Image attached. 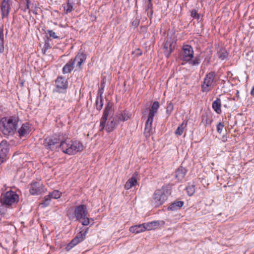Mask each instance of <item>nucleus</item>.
Returning a JSON list of instances; mask_svg holds the SVG:
<instances>
[{
    "label": "nucleus",
    "mask_w": 254,
    "mask_h": 254,
    "mask_svg": "<svg viewBox=\"0 0 254 254\" xmlns=\"http://www.w3.org/2000/svg\"><path fill=\"white\" fill-rule=\"evenodd\" d=\"M173 109H174L173 104L171 102H170L169 104H168V105L166 108V113L168 115H170L171 114V113H172V112L173 111Z\"/></svg>",
    "instance_id": "41"
},
{
    "label": "nucleus",
    "mask_w": 254,
    "mask_h": 254,
    "mask_svg": "<svg viewBox=\"0 0 254 254\" xmlns=\"http://www.w3.org/2000/svg\"><path fill=\"white\" fill-rule=\"evenodd\" d=\"M190 16L193 19L199 20L200 19V15L198 13V11L196 9H193L190 11Z\"/></svg>",
    "instance_id": "39"
},
{
    "label": "nucleus",
    "mask_w": 254,
    "mask_h": 254,
    "mask_svg": "<svg viewBox=\"0 0 254 254\" xmlns=\"http://www.w3.org/2000/svg\"><path fill=\"white\" fill-rule=\"evenodd\" d=\"M212 107L216 113L220 114L221 113V102L220 98H217L212 103Z\"/></svg>",
    "instance_id": "27"
},
{
    "label": "nucleus",
    "mask_w": 254,
    "mask_h": 254,
    "mask_svg": "<svg viewBox=\"0 0 254 254\" xmlns=\"http://www.w3.org/2000/svg\"><path fill=\"white\" fill-rule=\"evenodd\" d=\"M137 53H136V55H137L138 56H141L142 55V52L140 51V50L138 49H137Z\"/></svg>",
    "instance_id": "51"
},
{
    "label": "nucleus",
    "mask_w": 254,
    "mask_h": 254,
    "mask_svg": "<svg viewBox=\"0 0 254 254\" xmlns=\"http://www.w3.org/2000/svg\"><path fill=\"white\" fill-rule=\"evenodd\" d=\"M71 143L72 144L71 148L69 150L70 151L69 153H72V155L81 151L83 149L82 144L79 141L71 140Z\"/></svg>",
    "instance_id": "18"
},
{
    "label": "nucleus",
    "mask_w": 254,
    "mask_h": 254,
    "mask_svg": "<svg viewBox=\"0 0 254 254\" xmlns=\"http://www.w3.org/2000/svg\"><path fill=\"white\" fill-rule=\"evenodd\" d=\"M74 68V61L72 59H70L63 67V73L64 74L69 73Z\"/></svg>",
    "instance_id": "22"
},
{
    "label": "nucleus",
    "mask_w": 254,
    "mask_h": 254,
    "mask_svg": "<svg viewBox=\"0 0 254 254\" xmlns=\"http://www.w3.org/2000/svg\"><path fill=\"white\" fill-rule=\"evenodd\" d=\"M30 131V125L29 123L23 124L18 130L19 136L24 137L28 135Z\"/></svg>",
    "instance_id": "19"
},
{
    "label": "nucleus",
    "mask_w": 254,
    "mask_h": 254,
    "mask_svg": "<svg viewBox=\"0 0 254 254\" xmlns=\"http://www.w3.org/2000/svg\"><path fill=\"white\" fill-rule=\"evenodd\" d=\"M186 190L188 194L191 196L195 192V186L193 185L189 186L186 188Z\"/></svg>",
    "instance_id": "37"
},
{
    "label": "nucleus",
    "mask_w": 254,
    "mask_h": 254,
    "mask_svg": "<svg viewBox=\"0 0 254 254\" xmlns=\"http://www.w3.org/2000/svg\"><path fill=\"white\" fill-rule=\"evenodd\" d=\"M136 173H134L132 177L128 179L125 185V188L126 190H129L132 187L135 186L136 184H137V180L135 177V176H136Z\"/></svg>",
    "instance_id": "23"
},
{
    "label": "nucleus",
    "mask_w": 254,
    "mask_h": 254,
    "mask_svg": "<svg viewBox=\"0 0 254 254\" xmlns=\"http://www.w3.org/2000/svg\"><path fill=\"white\" fill-rule=\"evenodd\" d=\"M102 90H103V88H102V89H100L99 90V91H98V92H99V93H98V94H99L100 95L101 94V93H103V92L102 91Z\"/></svg>",
    "instance_id": "53"
},
{
    "label": "nucleus",
    "mask_w": 254,
    "mask_h": 254,
    "mask_svg": "<svg viewBox=\"0 0 254 254\" xmlns=\"http://www.w3.org/2000/svg\"><path fill=\"white\" fill-rule=\"evenodd\" d=\"M213 121L212 118L207 114H203L201 116V123L203 124L205 127L211 125Z\"/></svg>",
    "instance_id": "26"
},
{
    "label": "nucleus",
    "mask_w": 254,
    "mask_h": 254,
    "mask_svg": "<svg viewBox=\"0 0 254 254\" xmlns=\"http://www.w3.org/2000/svg\"><path fill=\"white\" fill-rule=\"evenodd\" d=\"M88 229L87 228L85 230H82L77 233V235L74 237L69 243H68L65 247L67 251H70L75 246L79 243L82 242L86 237Z\"/></svg>",
    "instance_id": "9"
},
{
    "label": "nucleus",
    "mask_w": 254,
    "mask_h": 254,
    "mask_svg": "<svg viewBox=\"0 0 254 254\" xmlns=\"http://www.w3.org/2000/svg\"><path fill=\"white\" fill-rule=\"evenodd\" d=\"M154 116V115L149 113L148 118L145 124L152 125Z\"/></svg>",
    "instance_id": "42"
},
{
    "label": "nucleus",
    "mask_w": 254,
    "mask_h": 254,
    "mask_svg": "<svg viewBox=\"0 0 254 254\" xmlns=\"http://www.w3.org/2000/svg\"><path fill=\"white\" fill-rule=\"evenodd\" d=\"M216 77V73L215 71H210L206 74L201 85V91L203 92H208L213 88Z\"/></svg>",
    "instance_id": "6"
},
{
    "label": "nucleus",
    "mask_w": 254,
    "mask_h": 254,
    "mask_svg": "<svg viewBox=\"0 0 254 254\" xmlns=\"http://www.w3.org/2000/svg\"><path fill=\"white\" fill-rule=\"evenodd\" d=\"M148 3H152V2H151V0H148Z\"/></svg>",
    "instance_id": "54"
},
{
    "label": "nucleus",
    "mask_w": 254,
    "mask_h": 254,
    "mask_svg": "<svg viewBox=\"0 0 254 254\" xmlns=\"http://www.w3.org/2000/svg\"><path fill=\"white\" fill-rule=\"evenodd\" d=\"M187 126V123L186 124L184 123V122H183L177 128L175 131V134L177 135H181L184 130L185 127Z\"/></svg>",
    "instance_id": "33"
},
{
    "label": "nucleus",
    "mask_w": 254,
    "mask_h": 254,
    "mask_svg": "<svg viewBox=\"0 0 254 254\" xmlns=\"http://www.w3.org/2000/svg\"><path fill=\"white\" fill-rule=\"evenodd\" d=\"M210 60L211 56L210 55H208L205 58L203 63L206 65H208L210 64Z\"/></svg>",
    "instance_id": "47"
},
{
    "label": "nucleus",
    "mask_w": 254,
    "mask_h": 254,
    "mask_svg": "<svg viewBox=\"0 0 254 254\" xmlns=\"http://www.w3.org/2000/svg\"><path fill=\"white\" fill-rule=\"evenodd\" d=\"M73 2H71L70 0H67L66 3L63 4L64 13L65 14L70 13L73 10Z\"/></svg>",
    "instance_id": "31"
},
{
    "label": "nucleus",
    "mask_w": 254,
    "mask_h": 254,
    "mask_svg": "<svg viewBox=\"0 0 254 254\" xmlns=\"http://www.w3.org/2000/svg\"><path fill=\"white\" fill-rule=\"evenodd\" d=\"M217 55L221 60H225L228 59L229 53L226 49L221 48L217 52Z\"/></svg>",
    "instance_id": "29"
},
{
    "label": "nucleus",
    "mask_w": 254,
    "mask_h": 254,
    "mask_svg": "<svg viewBox=\"0 0 254 254\" xmlns=\"http://www.w3.org/2000/svg\"><path fill=\"white\" fill-rule=\"evenodd\" d=\"M182 60L188 63L194 57V51L192 47L189 45L183 46L182 53Z\"/></svg>",
    "instance_id": "11"
},
{
    "label": "nucleus",
    "mask_w": 254,
    "mask_h": 254,
    "mask_svg": "<svg viewBox=\"0 0 254 254\" xmlns=\"http://www.w3.org/2000/svg\"><path fill=\"white\" fill-rule=\"evenodd\" d=\"M143 224L144 225V226L145 227V230L147 231L155 229L160 225V223L158 221L145 223Z\"/></svg>",
    "instance_id": "28"
},
{
    "label": "nucleus",
    "mask_w": 254,
    "mask_h": 254,
    "mask_svg": "<svg viewBox=\"0 0 254 254\" xmlns=\"http://www.w3.org/2000/svg\"><path fill=\"white\" fill-rule=\"evenodd\" d=\"M152 8H153V4H152V3H147V5L146 6L145 10L146 11H148V10L150 9L151 15H152L153 12V10H152Z\"/></svg>",
    "instance_id": "48"
},
{
    "label": "nucleus",
    "mask_w": 254,
    "mask_h": 254,
    "mask_svg": "<svg viewBox=\"0 0 254 254\" xmlns=\"http://www.w3.org/2000/svg\"><path fill=\"white\" fill-rule=\"evenodd\" d=\"M51 199V198L49 194L45 196L43 198V202L40 203V205H42L43 207H46L48 206L50 204Z\"/></svg>",
    "instance_id": "38"
},
{
    "label": "nucleus",
    "mask_w": 254,
    "mask_h": 254,
    "mask_svg": "<svg viewBox=\"0 0 254 254\" xmlns=\"http://www.w3.org/2000/svg\"><path fill=\"white\" fill-rule=\"evenodd\" d=\"M177 40L172 36H167L165 43L163 44V53L167 58H169L174 51L177 45Z\"/></svg>",
    "instance_id": "7"
},
{
    "label": "nucleus",
    "mask_w": 254,
    "mask_h": 254,
    "mask_svg": "<svg viewBox=\"0 0 254 254\" xmlns=\"http://www.w3.org/2000/svg\"><path fill=\"white\" fill-rule=\"evenodd\" d=\"M159 107V103L158 101H155L153 103L151 109L149 110V113L155 115V114L157 113L158 109Z\"/></svg>",
    "instance_id": "34"
},
{
    "label": "nucleus",
    "mask_w": 254,
    "mask_h": 254,
    "mask_svg": "<svg viewBox=\"0 0 254 254\" xmlns=\"http://www.w3.org/2000/svg\"><path fill=\"white\" fill-rule=\"evenodd\" d=\"M103 106V98L102 96V93H101L100 95L98 96L96 101V109L98 111H100Z\"/></svg>",
    "instance_id": "32"
},
{
    "label": "nucleus",
    "mask_w": 254,
    "mask_h": 254,
    "mask_svg": "<svg viewBox=\"0 0 254 254\" xmlns=\"http://www.w3.org/2000/svg\"><path fill=\"white\" fill-rule=\"evenodd\" d=\"M3 39V26L1 25L0 27V53H3L4 50Z\"/></svg>",
    "instance_id": "30"
},
{
    "label": "nucleus",
    "mask_w": 254,
    "mask_h": 254,
    "mask_svg": "<svg viewBox=\"0 0 254 254\" xmlns=\"http://www.w3.org/2000/svg\"><path fill=\"white\" fill-rule=\"evenodd\" d=\"M224 125L221 122H219L217 125V131L219 134H221L222 133V130L224 128Z\"/></svg>",
    "instance_id": "45"
},
{
    "label": "nucleus",
    "mask_w": 254,
    "mask_h": 254,
    "mask_svg": "<svg viewBox=\"0 0 254 254\" xmlns=\"http://www.w3.org/2000/svg\"><path fill=\"white\" fill-rule=\"evenodd\" d=\"M26 1V7L25 8V9L23 10L24 11H26V10H29L28 11V13H30V12H31V10L29 9V7H30V4L31 3V1L30 0H28V1Z\"/></svg>",
    "instance_id": "49"
},
{
    "label": "nucleus",
    "mask_w": 254,
    "mask_h": 254,
    "mask_svg": "<svg viewBox=\"0 0 254 254\" xmlns=\"http://www.w3.org/2000/svg\"><path fill=\"white\" fill-rule=\"evenodd\" d=\"M144 133H147L148 135H150V133L152 130V125L145 124V127L144 129Z\"/></svg>",
    "instance_id": "44"
},
{
    "label": "nucleus",
    "mask_w": 254,
    "mask_h": 254,
    "mask_svg": "<svg viewBox=\"0 0 254 254\" xmlns=\"http://www.w3.org/2000/svg\"><path fill=\"white\" fill-rule=\"evenodd\" d=\"M9 145L7 141L3 140L0 143V164L5 161L9 151Z\"/></svg>",
    "instance_id": "13"
},
{
    "label": "nucleus",
    "mask_w": 254,
    "mask_h": 254,
    "mask_svg": "<svg viewBox=\"0 0 254 254\" xmlns=\"http://www.w3.org/2000/svg\"><path fill=\"white\" fill-rule=\"evenodd\" d=\"M51 48V46L49 43V38H47L45 41V44L44 45V52H46L47 50Z\"/></svg>",
    "instance_id": "43"
},
{
    "label": "nucleus",
    "mask_w": 254,
    "mask_h": 254,
    "mask_svg": "<svg viewBox=\"0 0 254 254\" xmlns=\"http://www.w3.org/2000/svg\"><path fill=\"white\" fill-rule=\"evenodd\" d=\"M144 225V224H142L131 226L129 228V231L132 233L135 234L143 232L145 231V227Z\"/></svg>",
    "instance_id": "25"
},
{
    "label": "nucleus",
    "mask_w": 254,
    "mask_h": 254,
    "mask_svg": "<svg viewBox=\"0 0 254 254\" xmlns=\"http://www.w3.org/2000/svg\"><path fill=\"white\" fill-rule=\"evenodd\" d=\"M19 118L17 116L4 117L0 120V128L5 136L13 135L17 129Z\"/></svg>",
    "instance_id": "1"
},
{
    "label": "nucleus",
    "mask_w": 254,
    "mask_h": 254,
    "mask_svg": "<svg viewBox=\"0 0 254 254\" xmlns=\"http://www.w3.org/2000/svg\"><path fill=\"white\" fill-rule=\"evenodd\" d=\"M114 109L113 105L111 102H108L106 105L105 108L104 110L103 116L100 120V131H103L106 126V122H107L109 116L113 114Z\"/></svg>",
    "instance_id": "8"
},
{
    "label": "nucleus",
    "mask_w": 254,
    "mask_h": 254,
    "mask_svg": "<svg viewBox=\"0 0 254 254\" xmlns=\"http://www.w3.org/2000/svg\"><path fill=\"white\" fill-rule=\"evenodd\" d=\"M33 12L34 13H35V14H37V12L36 11V10H34V11H33Z\"/></svg>",
    "instance_id": "55"
},
{
    "label": "nucleus",
    "mask_w": 254,
    "mask_h": 254,
    "mask_svg": "<svg viewBox=\"0 0 254 254\" xmlns=\"http://www.w3.org/2000/svg\"><path fill=\"white\" fill-rule=\"evenodd\" d=\"M12 0H3L1 2V11L2 18H7L11 8Z\"/></svg>",
    "instance_id": "14"
},
{
    "label": "nucleus",
    "mask_w": 254,
    "mask_h": 254,
    "mask_svg": "<svg viewBox=\"0 0 254 254\" xmlns=\"http://www.w3.org/2000/svg\"><path fill=\"white\" fill-rule=\"evenodd\" d=\"M118 119L119 123L128 120L131 116V114L126 110L124 111L121 114L116 115Z\"/></svg>",
    "instance_id": "24"
},
{
    "label": "nucleus",
    "mask_w": 254,
    "mask_h": 254,
    "mask_svg": "<svg viewBox=\"0 0 254 254\" xmlns=\"http://www.w3.org/2000/svg\"><path fill=\"white\" fill-rule=\"evenodd\" d=\"M88 210L85 205L80 204L74 208V215L77 221L81 222L83 226L89 224V219L87 217Z\"/></svg>",
    "instance_id": "4"
},
{
    "label": "nucleus",
    "mask_w": 254,
    "mask_h": 254,
    "mask_svg": "<svg viewBox=\"0 0 254 254\" xmlns=\"http://www.w3.org/2000/svg\"><path fill=\"white\" fill-rule=\"evenodd\" d=\"M171 193V187L170 185L163 186L154 191L151 200L152 204L156 207L162 205L167 200Z\"/></svg>",
    "instance_id": "2"
},
{
    "label": "nucleus",
    "mask_w": 254,
    "mask_h": 254,
    "mask_svg": "<svg viewBox=\"0 0 254 254\" xmlns=\"http://www.w3.org/2000/svg\"><path fill=\"white\" fill-rule=\"evenodd\" d=\"M188 171L182 166H180L175 172V178L178 182H182L185 178Z\"/></svg>",
    "instance_id": "17"
},
{
    "label": "nucleus",
    "mask_w": 254,
    "mask_h": 254,
    "mask_svg": "<svg viewBox=\"0 0 254 254\" xmlns=\"http://www.w3.org/2000/svg\"><path fill=\"white\" fill-rule=\"evenodd\" d=\"M63 138L64 139L61 140L60 148L64 153L70 155H72V153H69L70 151L69 150L71 148L72 145L71 140L68 138L67 135L64 133H63Z\"/></svg>",
    "instance_id": "12"
},
{
    "label": "nucleus",
    "mask_w": 254,
    "mask_h": 254,
    "mask_svg": "<svg viewBox=\"0 0 254 254\" xmlns=\"http://www.w3.org/2000/svg\"><path fill=\"white\" fill-rule=\"evenodd\" d=\"M119 118L114 116L113 117H111L109 121L106 122V126L104 129L108 132H110L114 130L116 127L119 124V122L118 120Z\"/></svg>",
    "instance_id": "15"
},
{
    "label": "nucleus",
    "mask_w": 254,
    "mask_h": 254,
    "mask_svg": "<svg viewBox=\"0 0 254 254\" xmlns=\"http://www.w3.org/2000/svg\"><path fill=\"white\" fill-rule=\"evenodd\" d=\"M139 23H140V19L136 17L135 18V19H134L132 22H131V25L132 26H134L135 27H136L137 26H138L139 24Z\"/></svg>",
    "instance_id": "46"
},
{
    "label": "nucleus",
    "mask_w": 254,
    "mask_h": 254,
    "mask_svg": "<svg viewBox=\"0 0 254 254\" xmlns=\"http://www.w3.org/2000/svg\"><path fill=\"white\" fill-rule=\"evenodd\" d=\"M62 193L58 190H54L49 193L51 198L58 199L61 196Z\"/></svg>",
    "instance_id": "36"
},
{
    "label": "nucleus",
    "mask_w": 254,
    "mask_h": 254,
    "mask_svg": "<svg viewBox=\"0 0 254 254\" xmlns=\"http://www.w3.org/2000/svg\"><path fill=\"white\" fill-rule=\"evenodd\" d=\"M200 56L198 55H196L193 60H191L190 61L188 62L192 65H198L200 63Z\"/></svg>",
    "instance_id": "35"
},
{
    "label": "nucleus",
    "mask_w": 254,
    "mask_h": 254,
    "mask_svg": "<svg viewBox=\"0 0 254 254\" xmlns=\"http://www.w3.org/2000/svg\"><path fill=\"white\" fill-rule=\"evenodd\" d=\"M19 195L15 191L12 190L2 193L0 197V202L1 205L6 208L16 204L19 202Z\"/></svg>",
    "instance_id": "3"
},
{
    "label": "nucleus",
    "mask_w": 254,
    "mask_h": 254,
    "mask_svg": "<svg viewBox=\"0 0 254 254\" xmlns=\"http://www.w3.org/2000/svg\"><path fill=\"white\" fill-rule=\"evenodd\" d=\"M56 89L54 92L60 93H65L68 88L67 79L62 76H59L55 80Z\"/></svg>",
    "instance_id": "10"
},
{
    "label": "nucleus",
    "mask_w": 254,
    "mask_h": 254,
    "mask_svg": "<svg viewBox=\"0 0 254 254\" xmlns=\"http://www.w3.org/2000/svg\"><path fill=\"white\" fill-rule=\"evenodd\" d=\"M184 204L183 201L176 200L171 203L167 208L169 211H176L180 209Z\"/></svg>",
    "instance_id": "20"
},
{
    "label": "nucleus",
    "mask_w": 254,
    "mask_h": 254,
    "mask_svg": "<svg viewBox=\"0 0 254 254\" xmlns=\"http://www.w3.org/2000/svg\"><path fill=\"white\" fill-rule=\"evenodd\" d=\"M251 94L252 96H254V86L253 89L251 90Z\"/></svg>",
    "instance_id": "52"
},
{
    "label": "nucleus",
    "mask_w": 254,
    "mask_h": 254,
    "mask_svg": "<svg viewBox=\"0 0 254 254\" xmlns=\"http://www.w3.org/2000/svg\"><path fill=\"white\" fill-rule=\"evenodd\" d=\"M46 32L49 34L50 37H52L53 39H57L60 38V37L57 36L56 33L53 30L48 29Z\"/></svg>",
    "instance_id": "40"
},
{
    "label": "nucleus",
    "mask_w": 254,
    "mask_h": 254,
    "mask_svg": "<svg viewBox=\"0 0 254 254\" xmlns=\"http://www.w3.org/2000/svg\"><path fill=\"white\" fill-rule=\"evenodd\" d=\"M63 139H64L63 138V133L55 134L45 138L43 144L47 149L53 150L60 147V144Z\"/></svg>",
    "instance_id": "5"
},
{
    "label": "nucleus",
    "mask_w": 254,
    "mask_h": 254,
    "mask_svg": "<svg viewBox=\"0 0 254 254\" xmlns=\"http://www.w3.org/2000/svg\"><path fill=\"white\" fill-rule=\"evenodd\" d=\"M236 97L238 99H239V98H240L239 91L238 90L236 91Z\"/></svg>",
    "instance_id": "50"
},
{
    "label": "nucleus",
    "mask_w": 254,
    "mask_h": 254,
    "mask_svg": "<svg viewBox=\"0 0 254 254\" xmlns=\"http://www.w3.org/2000/svg\"><path fill=\"white\" fill-rule=\"evenodd\" d=\"M86 59V56L83 53H78L72 60L74 61V64L77 62L76 66L79 69L81 68V66L83 62H85Z\"/></svg>",
    "instance_id": "21"
},
{
    "label": "nucleus",
    "mask_w": 254,
    "mask_h": 254,
    "mask_svg": "<svg viewBox=\"0 0 254 254\" xmlns=\"http://www.w3.org/2000/svg\"><path fill=\"white\" fill-rule=\"evenodd\" d=\"M29 191L32 195H39L43 191L42 185L39 182H34L31 184Z\"/></svg>",
    "instance_id": "16"
}]
</instances>
